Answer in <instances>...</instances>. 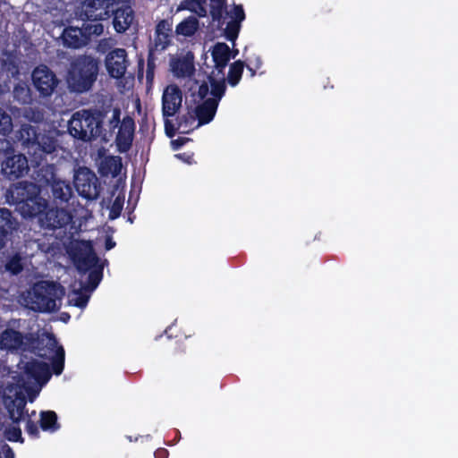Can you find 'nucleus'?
Returning a JSON list of instances; mask_svg holds the SVG:
<instances>
[{
	"label": "nucleus",
	"instance_id": "obj_1",
	"mask_svg": "<svg viewBox=\"0 0 458 458\" xmlns=\"http://www.w3.org/2000/svg\"><path fill=\"white\" fill-rule=\"evenodd\" d=\"M36 164L32 175L35 182H19L8 194L23 219H37L38 227L45 231L64 228L72 220L71 213L62 208H51L48 200L41 196V189L49 187L58 179L56 167L53 164Z\"/></svg>",
	"mask_w": 458,
	"mask_h": 458
},
{
	"label": "nucleus",
	"instance_id": "obj_2",
	"mask_svg": "<svg viewBox=\"0 0 458 458\" xmlns=\"http://www.w3.org/2000/svg\"><path fill=\"white\" fill-rule=\"evenodd\" d=\"M56 345L53 334L44 337H35L31 334L23 335L13 328H6L0 334V349L9 351H30L40 358H47Z\"/></svg>",
	"mask_w": 458,
	"mask_h": 458
},
{
	"label": "nucleus",
	"instance_id": "obj_3",
	"mask_svg": "<svg viewBox=\"0 0 458 458\" xmlns=\"http://www.w3.org/2000/svg\"><path fill=\"white\" fill-rule=\"evenodd\" d=\"M209 14L216 29L234 46L246 18L243 6L233 4L228 11L226 0H209Z\"/></svg>",
	"mask_w": 458,
	"mask_h": 458
},
{
	"label": "nucleus",
	"instance_id": "obj_4",
	"mask_svg": "<svg viewBox=\"0 0 458 458\" xmlns=\"http://www.w3.org/2000/svg\"><path fill=\"white\" fill-rule=\"evenodd\" d=\"M106 109H81L72 114L68 122V131L76 140L89 142L102 135Z\"/></svg>",
	"mask_w": 458,
	"mask_h": 458
},
{
	"label": "nucleus",
	"instance_id": "obj_5",
	"mask_svg": "<svg viewBox=\"0 0 458 458\" xmlns=\"http://www.w3.org/2000/svg\"><path fill=\"white\" fill-rule=\"evenodd\" d=\"M98 62L90 55H79L70 64L66 75L70 92L82 94L89 91L98 75Z\"/></svg>",
	"mask_w": 458,
	"mask_h": 458
},
{
	"label": "nucleus",
	"instance_id": "obj_6",
	"mask_svg": "<svg viewBox=\"0 0 458 458\" xmlns=\"http://www.w3.org/2000/svg\"><path fill=\"white\" fill-rule=\"evenodd\" d=\"M64 295V288L54 281L34 284L30 293V309L38 312H53L58 310L57 301Z\"/></svg>",
	"mask_w": 458,
	"mask_h": 458
},
{
	"label": "nucleus",
	"instance_id": "obj_7",
	"mask_svg": "<svg viewBox=\"0 0 458 458\" xmlns=\"http://www.w3.org/2000/svg\"><path fill=\"white\" fill-rule=\"evenodd\" d=\"M27 400L21 392H16L14 396H4V404L8 411V415L13 423L16 426L7 427L4 431L5 439L10 442L23 443L21 429L18 424L24 419L27 414L26 411Z\"/></svg>",
	"mask_w": 458,
	"mask_h": 458
},
{
	"label": "nucleus",
	"instance_id": "obj_8",
	"mask_svg": "<svg viewBox=\"0 0 458 458\" xmlns=\"http://www.w3.org/2000/svg\"><path fill=\"white\" fill-rule=\"evenodd\" d=\"M78 194L83 199H97L100 194L101 186L97 175L88 167H80L73 179Z\"/></svg>",
	"mask_w": 458,
	"mask_h": 458
},
{
	"label": "nucleus",
	"instance_id": "obj_9",
	"mask_svg": "<svg viewBox=\"0 0 458 458\" xmlns=\"http://www.w3.org/2000/svg\"><path fill=\"white\" fill-rule=\"evenodd\" d=\"M31 80L35 89L42 98L50 97L59 83L55 73L45 64L35 67L31 74Z\"/></svg>",
	"mask_w": 458,
	"mask_h": 458
},
{
	"label": "nucleus",
	"instance_id": "obj_10",
	"mask_svg": "<svg viewBox=\"0 0 458 458\" xmlns=\"http://www.w3.org/2000/svg\"><path fill=\"white\" fill-rule=\"evenodd\" d=\"M113 4L110 0H85L79 16L83 21H101L111 17Z\"/></svg>",
	"mask_w": 458,
	"mask_h": 458
},
{
	"label": "nucleus",
	"instance_id": "obj_11",
	"mask_svg": "<svg viewBox=\"0 0 458 458\" xmlns=\"http://www.w3.org/2000/svg\"><path fill=\"white\" fill-rule=\"evenodd\" d=\"M2 174L9 180H17L29 172L28 159L25 155L7 150L1 164Z\"/></svg>",
	"mask_w": 458,
	"mask_h": 458
},
{
	"label": "nucleus",
	"instance_id": "obj_12",
	"mask_svg": "<svg viewBox=\"0 0 458 458\" xmlns=\"http://www.w3.org/2000/svg\"><path fill=\"white\" fill-rule=\"evenodd\" d=\"M19 229L20 222L13 213L6 208H0V250L13 242Z\"/></svg>",
	"mask_w": 458,
	"mask_h": 458
},
{
	"label": "nucleus",
	"instance_id": "obj_13",
	"mask_svg": "<svg viewBox=\"0 0 458 458\" xmlns=\"http://www.w3.org/2000/svg\"><path fill=\"white\" fill-rule=\"evenodd\" d=\"M182 92L176 84L166 86L162 95V115L164 118L174 116L182 107Z\"/></svg>",
	"mask_w": 458,
	"mask_h": 458
},
{
	"label": "nucleus",
	"instance_id": "obj_14",
	"mask_svg": "<svg viewBox=\"0 0 458 458\" xmlns=\"http://www.w3.org/2000/svg\"><path fill=\"white\" fill-rule=\"evenodd\" d=\"M128 65L129 60L124 48H114L106 55V66L112 78H123L126 73Z\"/></svg>",
	"mask_w": 458,
	"mask_h": 458
},
{
	"label": "nucleus",
	"instance_id": "obj_15",
	"mask_svg": "<svg viewBox=\"0 0 458 458\" xmlns=\"http://www.w3.org/2000/svg\"><path fill=\"white\" fill-rule=\"evenodd\" d=\"M72 260L77 270L81 274L102 265L99 264V259L89 242L86 243L83 249H76Z\"/></svg>",
	"mask_w": 458,
	"mask_h": 458
},
{
	"label": "nucleus",
	"instance_id": "obj_16",
	"mask_svg": "<svg viewBox=\"0 0 458 458\" xmlns=\"http://www.w3.org/2000/svg\"><path fill=\"white\" fill-rule=\"evenodd\" d=\"M23 370L29 379L34 380L39 386L46 385L52 377L50 366L35 359L27 361Z\"/></svg>",
	"mask_w": 458,
	"mask_h": 458
},
{
	"label": "nucleus",
	"instance_id": "obj_17",
	"mask_svg": "<svg viewBox=\"0 0 458 458\" xmlns=\"http://www.w3.org/2000/svg\"><path fill=\"white\" fill-rule=\"evenodd\" d=\"M57 147V140L55 137L39 133L35 146L29 150V155L35 163H40L47 155L55 152Z\"/></svg>",
	"mask_w": 458,
	"mask_h": 458
},
{
	"label": "nucleus",
	"instance_id": "obj_18",
	"mask_svg": "<svg viewBox=\"0 0 458 458\" xmlns=\"http://www.w3.org/2000/svg\"><path fill=\"white\" fill-rule=\"evenodd\" d=\"M208 82L203 81L199 86L198 97L205 99L210 94L211 98L208 99H215L219 104L226 90L225 80H216L214 76L208 75Z\"/></svg>",
	"mask_w": 458,
	"mask_h": 458
},
{
	"label": "nucleus",
	"instance_id": "obj_19",
	"mask_svg": "<svg viewBox=\"0 0 458 458\" xmlns=\"http://www.w3.org/2000/svg\"><path fill=\"white\" fill-rule=\"evenodd\" d=\"M233 51L229 46L225 42L216 43L211 50V55L215 64V68L221 73H223L225 68L227 66L229 61L234 58V55H232Z\"/></svg>",
	"mask_w": 458,
	"mask_h": 458
},
{
	"label": "nucleus",
	"instance_id": "obj_20",
	"mask_svg": "<svg viewBox=\"0 0 458 458\" xmlns=\"http://www.w3.org/2000/svg\"><path fill=\"white\" fill-rule=\"evenodd\" d=\"M113 14V25L114 29L117 33L125 32L132 23L134 19V12L130 6H124L113 9L111 15Z\"/></svg>",
	"mask_w": 458,
	"mask_h": 458
},
{
	"label": "nucleus",
	"instance_id": "obj_21",
	"mask_svg": "<svg viewBox=\"0 0 458 458\" xmlns=\"http://www.w3.org/2000/svg\"><path fill=\"white\" fill-rule=\"evenodd\" d=\"M38 134L39 132L36 127L29 123H23L20 129L16 131L15 139L29 154V150H31L35 146Z\"/></svg>",
	"mask_w": 458,
	"mask_h": 458
},
{
	"label": "nucleus",
	"instance_id": "obj_22",
	"mask_svg": "<svg viewBox=\"0 0 458 458\" xmlns=\"http://www.w3.org/2000/svg\"><path fill=\"white\" fill-rule=\"evenodd\" d=\"M203 102L195 107V116L198 119L199 125L209 123L215 117L218 103L215 99L205 98Z\"/></svg>",
	"mask_w": 458,
	"mask_h": 458
},
{
	"label": "nucleus",
	"instance_id": "obj_23",
	"mask_svg": "<svg viewBox=\"0 0 458 458\" xmlns=\"http://www.w3.org/2000/svg\"><path fill=\"white\" fill-rule=\"evenodd\" d=\"M51 190L52 198L56 204L68 203L72 196V189L71 184L60 178L49 186Z\"/></svg>",
	"mask_w": 458,
	"mask_h": 458
},
{
	"label": "nucleus",
	"instance_id": "obj_24",
	"mask_svg": "<svg viewBox=\"0 0 458 458\" xmlns=\"http://www.w3.org/2000/svg\"><path fill=\"white\" fill-rule=\"evenodd\" d=\"M64 44L72 48H80L87 44L88 39L84 33L83 27H69L64 29L63 33Z\"/></svg>",
	"mask_w": 458,
	"mask_h": 458
},
{
	"label": "nucleus",
	"instance_id": "obj_25",
	"mask_svg": "<svg viewBox=\"0 0 458 458\" xmlns=\"http://www.w3.org/2000/svg\"><path fill=\"white\" fill-rule=\"evenodd\" d=\"M122 170V159L118 156L106 157L100 163L98 172L102 176L116 177Z\"/></svg>",
	"mask_w": 458,
	"mask_h": 458
},
{
	"label": "nucleus",
	"instance_id": "obj_26",
	"mask_svg": "<svg viewBox=\"0 0 458 458\" xmlns=\"http://www.w3.org/2000/svg\"><path fill=\"white\" fill-rule=\"evenodd\" d=\"M51 358V372L56 376H59L63 373L64 369V359L65 352L64 349L62 345H58L56 342L55 347L49 352L48 356L46 359Z\"/></svg>",
	"mask_w": 458,
	"mask_h": 458
},
{
	"label": "nucleus",
	"instance_id": "obj_27",
	"mask_svg": "<svg viewBox=\"0 0 458 458\" xmlns=\"http://www.w3.org/2000/svg\"><path fill=\"white\" fill-rule=\"evenodd\" d=\"M172 70L178 77L191 76L194 72L192 59L189 57L176 59L172 63Z\"/></svg>",
	"mask_w": 458,
	"mask_h": 458
},
{
	"label": "nucleus",
	"instance_id": "obj_28",
	"mask_svg": "<svg viewBox=\"0 0 458 458\" xmlns=\"http://www.w3.org/2000/svg\"><path fill=\"white\" fill-rule=\"evenodd\" d=\"M39 416V425L42 430L55 432L60 428L57 414L54 411H42Z\"/></svg>",
	"mask_w": 458,
	"mask_h": 458
},
{
	"label": "nucleus",
	"instance_id": "obj_29",
	"mask_svg": "<svg viewBox=\"0 0 458 458\" xmlns=\"http://www.w3.org/2000/svg\"><path fill=\"white\" fill-rule=\"evenodd\" d=\"M245 62L242 60H236L230 64L227 75V82L231 87H235L239 84L242 77Z\"/></svg>",
	"mask_w": 458,
	"mask_h": 458
},
{
	"label": "nucleus",
	"instance_id": "obj_30",
	"mask_svg": "<svg viewBox=\"0 0 458 458\" xmlns=\"http://www.w3.org/2000/svg\"><path fill=\"white\" fill-rule=\"evenodd\" d=\"M103 271L104 265L93 267L88 271L89 275L85 285L86 290L92 292L98 286L103 278Z\"/></svg>",
	"mask_w": 458,
	"mask_h": 458
},
{
	"label": "nucleus",
	"instance_id": "obj_31",
	"mask_svg": "<svg viewBox=\"0 0 458 458\" xmlns=\"http://www.w3.org/2000/svg\"><path fill=\"white\" fill-rule=\"evenodd\" d=\"M198 24L199 22L197 18L193 16L186 18L176 26V32L178 34L190 37L196 32Z\"/></svg>",
	"mask_w": 458,
	"mask_h": 458
},
{
	"label": "nucleus",
	"instance_id": "obj_32",
	"mask_svg": "<svg viewBox=\"0 0 458 458\" xmlns=\"http://www.w3.org/2000/svg\"><path fill=\"white\" fill-rule=\"evenodd\" d=\"M82 27L88 40L92 36L101 35L104 31V26L100 21H83Z\"/></svg>",
	"mask_w": 458,
	"mask_h": 458
},
{
	"label": "nucleus",
	"instance_id": "obj_33",
	"mask_svg": "<svg viewBox=\"0 0 458 458\" xmlns=\"http://www.w3.org/2000/svg\"><path fill=\"white\" fill-rule=\"evenodd\" d=\"M5 270L10 272L12 275L17 276L23 270V265L21 263V258L19 254H15L11 257L5 263Z\"/></svg>",
	"mask_w": 458,
	"mask_h": 458
},
{
	"label": "nucleus",
	"instance_id": "obj_34",
	"mask_svg": "<svg viewBox=\"0 0 458 458\" xmlns=\"http://www.w3.org/2000/svg\"><path fill=\"white\" fill-rule=\"evenodd\" d=\"M12 117L3 108L0 107V134L6 136L12 131Z\"/></svg>",
	"mask_w": 458,
	"mask_h": 458
},
{
	"label": "nucleus",
	"instance_id": "obj_35",
	"mask_svg": "<svg viewBox=\"0 0 458 458\" xmlns=\"http://www.w3.org/2000/svg\"><path fill=\"white\" fill-rule=\"evenodd\" d=\"M156 69V57L154 54V50L151 48L148 53L147 57V71H146V79L148 83H152L155 75Z\"/></svg>",
	"mask_w": 458,
	"mask_h": 458
},
{
	"label": "nucleus",
	"instance_id": "obj_36",
	"mask_svg": "<svg viewBox=\"0 0 458 458\" xmlns=\"http://www.w3.org/2000/svg\"><path fill=\"white\" fill-rule=\"evenodd\" d=\"M120 123L121 125L118 133H121V135L127 134L129 136H133L135 123L131 116H125Z\"/></svg>",
	"mask_w": 458,
	"mask_h": 458
},
{
	"label": "nucleus",
	"instance_id": "obj_37",
	"mask_svg": "<svg viewBox=\"0 0 458 458\" xmlns=\"http://www.w3.org/2000/svg\"><path fill=\"white\" fill-rule=\"evenodd\" d=\"M133 136H129L127 134L117 133L116 136V143L119 148V150L122 152H126L130 149L132 144Z\"/></svg>",
	"mask_w": 458,
	"mask_h": 458
},
{
	"label": "nucleus",
	"instance_id": "obj_38",
	"mask_svg": "<svg viewBox=\"0 0 458 458\" xmlns=\"http://www.w3.org/2000/svg\"><path fill=\"white\" fill-rule=\"evenodd\" d=\"M123 207V199L120 197L115 198L114 200L110 211H109V219L114 220L120 216Z\"/></svg>",
	"mask_w": 458,
	"mask_h": 458
},
{
	"label": "nucleus",
	"instance_id": "obj_39",
	"mask_svg": "<svg viewBox=\"0 0 458 458\" xmlns=\"http://www.w3.org/2000/svg\"><path fill=\"white\" fill-rule=\"evenodd\" d=\"M89 300V296L78 291L75 293V297L72 298L70 302H72L75 307L83 309L87 306Z\"/></svg>",
	"mask_w": 458,
	"mask_h": 458
},
{
	"label": "nucleus",
	"instance_id": "obj_40",
	"mask_svg": "<svg viewBox=\"0 0 458 458\" xmlns=\"http://www.w3.org/2000/svg\"><path fill=\"white\" fill-rule=\"evenodd\" d=\"M25 430L31 438L36 439L39 437V430L38 424L30 418H28L26 420Z\"/></svg>",
	"mask_w": 458,
	"mask_h": 458
},
{
	"label": "nucleus",
	"instance_id": "obj_41",
	"mask_svg": "<svg viewBox=\"0 0 458 458\" xmlns=\"http://www.w3.org/2000/svg\"><path fill=\"white\" fill-rule=\"evenodd\" d=\"M169 36H170V33H163L162 35H158L156 34V37H155V47L157 49V48H160L161 50H164L165 49L169 44H170V39H169Z\"/></svg>",
	"mask_w": 458,
	"mask_h": 458
},
{
	"label": "nucleus",
	"instance_id": "obj_42",
	"mask_svg": "<svg viewBox=\"0 0 458 458\" xmlns=\"http://www.w3.org/2000/svg\"><path fill=\"white\" fill-rule=\"evenodd\" d=\"M194 118L188 114H183L177 118L178 129H182L181 131L182 133H188L190 131L188 123L189 122L192 123Z\"/></svg>",
	"mask_w": 458,
	"mask_h": 458
},
{
	"label": "nucleus",
	"instance_id": "obj_43",
	"mask_svg": "<svg viewBox=\"0 0 458 458\" xmlns=\"http://www.w3.org/2000/svg\"><path fill=\"white\" fill-rule=\"evenodd\" d=\"M172 31V23H170L167 20H161L157 22L156 26L155 34L162 35L163 33H171Z\"/></svg>",
	"mask_w": 458,
	"mask_h": 458
},
{
	"label": "nucleus",
	"instance_id": "obj_44",
	"mask_svg": "<svg viewBox=\"0 0 458 458\" xmlns=\"http://www.w3.org/2000/svg\"><path fill=\"white\" fill-rule=\"evenodd\" d=\"M169 118L170 117L164 118L165 119V123H164L165 131V134L167 137L173 138L175 135L176 131L179 129H178V127L175 128L174 124L173 123L172 121L169 120Z\"/></svg>",
	"mask_w": 458,
	"mask_h": 458
},
{
	"label": "nucleus",
	"instance_id": "obj_45",
	"mask_svg": "<svg viewBox=\"0 0 458 458\" xmlns=\"http://www.w3.org/2000/svg\"><path fill=\"white\" fill-rule=\"evenodd\" d=\"M120 116H121L120 108L114 107L113 109V116H112L111 120L109 121V124H110L111 128L114 129L119 125V123H121Z\"/></svg>",
	"mask_w": 458,
	"mask_h": 458
},
{
	"label": "nucleus",
	"instance_id": "obj_46",
	"mask_svg": "<svg viewBox=\"0 0 458 458\" xmlns=\"http://www.w3.org/2000/svg\"><path fill=\"white\" fill-rule=\"evenodd\" d=\"M245 64H250V67L253 69H260L262 67L263 62L259 55H254L253 57H247L244 61Z\"/></svg>",
	"mask_w": 458,
	"mask_h": 458
},
{
	"label": "nucleus",
	"instance_id": "obj_47",
	"mask_svg": "<svg viewBox=\"0 0 458 458\" xmlns=\"http://www.w3.org/2000/svg\"><path fill=\"white\" fill-rule=\"evenodd\" d=\"M188 10L191 12L195 11V1L193 0H182L177 7V12Z\"/></svg>",
	"mask_w": 458,
	"mask_h": 458
},
{
	"label": "nucleus",
	"instance_id": "obj_48",
	"mask_svg": "<svg viewBox=\"0 0 458 458\" xmlns=\"http://www.w3.org/2000/svg\"><path fill=\"white\" fill-rule=\"evenodd\" d=\"M205 4H195V13H197V14L199 16V17H205L207 15V10H206V7H205Z\"/></svg>",
	"mask_w": 458,
	"mask_h": 458
},
{
	"label": "nucleus",
	"instance_id": "obj_49",
	"mask_svg": "<svg viewBox=\"0 0 458 458\" xmlns=\"http://www.w3.org/2000/svg\"><path fill=\"white\" fill-rule=\"evenodd\" d=\"M155 458H168L169 453L165 448H158L154 453Z\"/></svg>",
	"mask_w": 458,
	"mask_h": 458
},
{
	"label": "nucleus",
	"instance_id": "obj_50",
	"mask_svg": "<svg viewBox=\"0 0 458 458\" xmlns=\"http://www.w3.org/2000/svg\"><path fill=\"white\" fill-rule=\"evenodd\" d=\"M187 140H188V139H185V138H178L173 141V145H174V148L176 149V148H181L182 145H184V143Z\"/></svg>",
	"mask_w": 458,
	"mask_h": 458
},
{
	"label": "nucleus",
	"instance_id": "obj_51",
	"mask_svg": "<svg viewBox=\"0 0 458 458\" xmlns=\"http://www.w3.org/2000/svg\"><path fill=\"white\" fill-rule=\"evenodd\" d=\"M143 67H144V60L140 59L138 62V77L141 78L143 76Z\"/></svg>",
	"mask_w": 458,
	"mask_h": 458
},
{
	"label": "nucleus",
	"instance_id": "obj_52",
	"mask_svg": "<svg viewBox=\"0 0 458 458\" xmlns=\"http://www.w3.org/2000/svg\"><path fill=\"white\" fill-rule=\"evenodd\" d=\"M115 246V242L111 239V238H107L106 240V243H105V247L107 250H110L111 249H113L114 247Z\"/></svg>",
	"mask_w": 458,
	"mask_h": 458
},
{
	"label": "nucleus",
	"instance_id": "obj_53",
	"mask_svg": "<svg viewBox=\"0 0 458 458\" xmlns=\"http://www.w3.org/2000/svg\"><path fill=\"white\" fill-rule=\"evenodd\" d=\"M245 67H246V68H247V70L249 71V72H250V76L251 78H253V77L257 74V71L259 70V69H253L252 67H250V64H247V63L245 64Z\"/></svg>",
	"mask_w": 458,
	"mask_h": 458
},
{
	"label": "nucleus",
	"instance_id": "obj_54",
	"mask_svg": "<svg viewBox=\"0 0 458 458\" xmlns=\"http://www.w3.org/2000/svg\"><path fill=\"white\" fill-rule=\"evenodd\" d=\"M5 458H14V454L9 446L7 451L5 452Z\"/></svg>",
	"mask_w": 458,
	"mask_h": 458
},
{
	"label": "nucleus",
	"instance_id": "obj_55",
	"mask_svg": "<svg viewBox=\"0 0 458 458\" xmlns=\"http://www.w3.org/2000/svg\"><path fill=\"white\" fill-rule=\"evenodd\" d=\"M28 394H29V401H30V403H32V402L34 401V399H35V397H36V394H37L38 393L33 392L32 390H30V392H29Z\"/></svg>",
	"mask_w": 458,
	"mask_h": 458
},
{
	"label": "nucleus",
	"instance_id": "obj_56",
	"mask_svg": "<svg viewBox=\"0 0 458 458\" xmlns=\"http://www.w3.org/2000/svg\"><path fill=\"white\" fill-rule=\"evenodd\" d=\"M231 51H233L232 55H234V57H235V56L238 55V53H239V50H238V49H234V48L231 49Z\"/></svg>",
	"mask_w": 458,
	"mask_h": 458
},
{
	"label": "nucleus",
	"instance_id": "obj_57",
	"mask_svg": "<svg viewBox=\"0 0 458 458\" xmlns=\"http://www.w3.org/2000/svg\"><path fill=\"white\" fill-rule=\"evenodd\" d=\"M129 221H130L131 223H132V222H133L132 217H129Z\"/></svg>",
	"mask_w": 458,
	"mask_h": 458
}]
</instances>
